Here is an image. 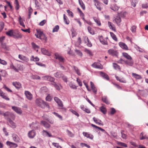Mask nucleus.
<instances>
[{"label":"nucleus","mask_w":148,"mask_h":148,"mask_svg":"<svg viewBox=\"0 0 148 148\" xmlns=\"http://www.w3.org/2000/svg\"><path fill=\"white\" fill-rule=\"evenodd\" d=\"M37 33L35 34L36 37L41 40H43L47 41V37L43 32L40 30H36Z\"/></svg>","instance_id":"obj_1"},{"label":"nucleus","mask_w":148,"mask_h":148,"mask_svg":"<svg viewBox=\"0 0 148 148\" xmlns=\"http://www.w3.org/2000/svg\"><path fill=\"white\" fill-rule=\"evenodd\" d=\"M45 102L42 99L40 98H37L35 100L36 105L37 106L40 107L42 108H45L44 105Z\"/></svg>","instance_id":"obj_2"},{"label":"nucleus","mask_w":148,"mask_h":148,"mask_svg":"<svg viewBox=\"0 0 148 148\" xmlns=\"http://www.w3.org/2000/svg\"><path fill=\"white\" fill-rule=\"evenodd\" d=\"M55 58L58 60L60 62H63L64 59L61 56V55L58 53H55Z\"/></svg>","instance_id":"obj_3"},{"label":"nucleus","mask_w":148,"mask_h":148,"mask_svg":"<svg viewBox=\"0 0 148 148\" xmlns=\"http://www.w3.org/2000/svg\"><path fill=\"white\" fill-rule=\"evenodd\" d=\"M25 94L26 98L29 100H31L32 99L33 95L29 92L28 91H25Z\"/></svg>","instance_id":"obj_4"},{"label":"nucleus","mask_w":148,"mask_h":148,"mask_svg":"<svg viewBox=\"0 0 148 148\" xmlns=\"http://www.w3.org/2000/svg\"><path fill=\"white\" fill-rule=\"evenodd\" d=\"M12 109L18 114H21L22 113V111L20 108L16 106H12Z\"/></svg>","instance_id":"obj_5"},{"label":"nucleus","mask_w":148,"mask_h":148,"mask_svg":"<svg viewBox=\"0 0 148 148\" xmlns=\"http://www.w3.org/2000/svg\"><path fill=\"white\" fill-rule=\"evenodd\" d=\"M22 35L18 31L14 32L13 35V37L14 38H21Z\"/></svg>","instance_id":"obj_6"},{"label":"nucleus","mask_w":148,"mask_h":148,"mask_svg":"<svg viewBox=\"0 0 148 148\" xmlns=\"http://www.w3.org/2000/svg\"><path fill=\"white\" fill-rule=\"evenodd\" d=\"M93 1L97 8L99 10H101V8L100 6L101 5L100 3L97 0H93Z\"/></svg>","instance_id":"obj_7"},{"label":"nucleus","mask_w":148,"mask_h":148,"mask_svg":"<svg viewBox=\"0 0 148 148\" xmlns=\"http://www.w3.org/2000/svg\"><path fill=\"white\" fill-rule=\"evenodd\" d=\"M92 66L95 68L102 69L103 67L102 65L99 63L95 62L92 64Z\"/></svg>","instance_id":"obj_8"},{"label":"nucleus","mask_w":148,"mask_h":148,"mask_svg":"<svg viewBox=\"0 0 148 148\" xmlns=\"http://www.w3.org/2000/svg\"><path fill=\"white\" fill-rule=\"evenodd\" d=\"M121 21V19L119 15H117L116 18L113 20V22L114 23L115 22L118 25H120V23Z\"/></svg>","instance_id":"obj_9"},{"label":"nucleus","mask_w":148,"mask_h":148,"mask_svg":"<svg viewBox=\"0 0 148 148\" xmlns=\"http://www.w3.org/2000/svg\"><path fill=\"white\" fill-rule=\"evenodd\" d=\"M41 125H43L46 128H49L51 127L50 125L45 121H41Z\"/></svg>","instance_id":"obj_10"},{"label":"nucleus","mask_w":148,"mask_h":148,"mask_svg":"<svg viewBox=\"0 0 148 148\" xmlns=\"http://www.w3.org/2000/svg\"><path fill=\"white\" fill-rule=\"evenodd\" d=\"M108 51L109 54L112 56H116L117 54V51L112 49H109Z\"/></svg>","instance_id":"obj_11"},{"label":"nucleus","mask_w":148,"mask_h":148,"mask_svg":"<svg viewBox=\"0 0 148 148\" xmlns=\"http://www.w3.org/2000/svg\"><path fill=\"white\" fill-rule=\"evenodd\" d=\"M42 135L44 136L51 137L52 136L51 133H49L47 131L43 130L42 132Z\"/></svg>","instance_id":"obj_12"},{"label":"nucleus","mask_w":148,"mask_h":148,"mask_svg":"<svg viewBox=\"0 0 148 148\" xmlns=\"http://www.w3.org/2000/svg\"><path fill=\"white\" fill-rule=\"evenodd\" d=\"M12 84L17 89H18L21 87V84L19 82H12Z\"/></svg>","instance_id":"obj_13"},{"label":"nucleus","mask_w":148,"mask_h":148,"mask_svg":"<svg viewBox=\"0 0 148 148\" xmlns=\"http://www.w3.org/2000/svg\"><path fill=\"white\" fill-rule=\"evenodd\" d=\"M84 40L85 41V43H86V45L90 47H92V44L90 41L88 39L87 37H85L84 38Z\"/></svg>","instance_id":"obj_14"},{"label":"nucleus","mask_w":148,"mask_h":148,"mask_svg":"<svg viewBox=\"0 0 148 148\" xmlns=\"http://www.w3.org/2000/svg\"><path fill=\"white\" fill-rule=\"evenodd\" d=\"M58 106L60 107V109H62L63 111L65 112L66 110V108L63 107V105L62 103V101L60 100L59 101L58 103H57Z\"/></svg>","instance_id":"obj_15"},{"label":"nucleus","mask_w":148,"mask_h":148,"mask_svg":"<svg viewBox=\"0 0 148 148\" xmlns=\"http://www.w3.org/2000/svg\"><path fill=\"white\" fill-rule=\"evenodd\" d=\"M108 24L109 27L113 31L115 32L116 30L115 26L114 24L110 21L108 22Z\"/></svg>","instance_id":"obj_16"},{"label":"nucleus","mask_w":148,"mask_h":148,"mask_svg":"<svg viewBox=\"0 0 148 148\" xmlns=\"http://www.w3.org/2000/svg\"><path fill=\"white\" fill-rule=\"evenodd\" d=\"M119 46L123 49L125 50H128V48L127 45L124 43L120 42L119 43Z\"/></svg>","instance_id":"obj_17"},{"label":"nucleus","mask_w":148,"mask_h":148,"mask_svg":"<svg viewBox=\"0 0 148 148\" xmlns=\"http://www.w3.org/2000/svg\"><path fill=\"white\" fill-rule=\"evenodd\" d=\"M6 144L8 145L10 147H17V145L16 144L14 143L10 142V141H8L6 142Z\"/></svg>","instance_id":"obj_18"},{"label":"nucleus","mask_w":148,"mask_h":148,"mask_svg":"<svg viewBox=\"0 0 148 148\" xmlns=\"http://www.w3.org/2000/svg\"><path fill=\"white\" fill-rule=\"evenodd\" d=\"M90 83L91 87L92 90V91L95 93V94H96L97 92V89L96 88L92 82H90Z\"/></svg>","instance_id":"obj_19"},{"label":"nucleus","mask_w":148,"mask_h":148,"mask_svg":"<svg viewBox=\"0 0 148 148\" xmlns=\"http://www.w3.org/2000/svg\"><path fill=\"white\" fill-rule=\"evenodd\" d=\"M29 137L31 138H34L36 135V133L35 131L34 130L31 131L28 133Z\"/></svg>","instance_id":"obj_20"},{"label":"nucleus","mask_w":148,"mask_h":148,"mask_svg":"<svg viewBox=\"0 0 148 148\" xmlns=\"http://www.w3.org/2000/svg\"><path fill=\"white\" fill-rule=\"evenodd\" d=\"M99 40L100 42L103 45H107L108 42L107 41L103 39L102 36H100L99 38Z\"/></svg>","instance_id":"obj_21"},{"label":"nucleus","mask_w":148,"mask_h":148,"mask_svg":"<svg viewBox=\"0 0 148 148\" xmlns=\"http://www.w3.org/2000/svg\"><path fill=\"white\" fill-rule=\"evenodd\" d=\"M18 58L21 60L26 62H28L29 60L28 58L21 55H19Z\"/></svg>","instance_id":"obj_22"},{"label":"nucleus","mask_w":148,"mask_h":148,"mask_svg":"<svg viewBox=\"0 0 148 148\" xmlns=\"http://www.w3.org/2000/svg\"><path fill=\"white\" fill-rule=\"evenodd\" d=\"M7 120L9 121L12 128H15L16 127V125L15 123L12 121L10 118H7Z\"/></svg>","instance_id":"obj_23"},{"label":"nucleus","mask_w":148,"mask_h":148,"mask_svg":"<svg viewBox=\"0 0 148 148\" xmlns=\"http://www.w3.org/2000/svg\"><path fill=\"white\" fill-rule=\"evenodd\" d=\"M41 51L44 55H47L48 56H50L51 55L50 53L45 48H43L42 49Z\"/></svg>","instance_id":"obj_24"},{"label":"nucleus","mask_w":148,"mask_h":148,"mask_svg":"<svg viewBox=\"0 0 148 148\" xmlns=\"http://www.w3.org/2000/svg\"><path fill=\"white\" fill-rule=\"evenodd\" d=\"M44 79L45 80H47L51 82H53L54 81V78L50 76H47L43 77Z\"/></svg>","instance_id":"obj_25"},{"label":"nucleus","mask_w":148,"mask_h":148,"mask_svg":"<svg viewBox=\"0 0 148 148\" xmlns=\"http://www.w3.org/2000/svg\"><path fill=\"white\" fill-rule=\"evenodd\" d=\"M100 74L104 78L106 79L107 80H109V77L106 74L101 72H100Z\"/></svg>","instance_id":"obj_26"},{"label":"nucleus","mask_w":148,"mask_h":148,"mask_svg":"<svg viewBox=\"0 0 148 148\" xmlns=\"http://www.w3.org/2000/svg\"><path fill=\"white\" fill-rule=\"evenodd\" d=\"M38 124L36 123H32L29 125V126L31 128L37 129L38 128Z\"/></svg>","instance_id":"obj_27"},{"label":"nucleus","mask_w":148,"mask_h":148,"mask_svg":"<svg viewBox=\"0 0 148 148\" xmlns=\"http://www.w3.org/2000/svg\"><path fill=\"white\" fill-rule=\"evenodd\" d=\"M125 64L130 66H132L134 63L132 59L125 60Z\"/></svg>","instance_id":"obj_28"},{"label":"nucleus","mask_w":148,"mask_h":148,"mask_svg":"<svg viewBox=\"0 0 148 148\" xmlns=\"http://www.w3.org/2000/svg\"><path fill=\"white\" fill-rule=\"evenodd\" d=\"M3 115L4 116H8V117H10V116H12V117H11V118L13 119H14V116L11 113H10V112H6L5 113H3Z\"/></svg>","instance_id":"obj_29"},{"label":"nucleus","mask_w":148,"mask_h":148,"mask_svg":"<svg viewBox=\"0 0 148 148\" xmlns=\"http://www.w3.org/2000/svg\"><path fill=\"white\" fill-rule=\"evenodd\" d=\"M93 120L97 124H98L99 125H103V124L101 123V121L98 119L94 117L93 118Z\"/></svg>","instance_id":"obj_30"},{"label":"nucleus","mask_w":148,"mask_h":148,"mask_svg":"<svg viewBox=\"0 0 148 148\" xmlns=\"http://www.w3.org/2000/svg\"><path fill=\"white\" fill-rule=\"evenodd\" d=\"M111 9L114 11H116L118 10L119 9V7L117 6L116 4H114L113 5L111 6L110 7Z\"/></svg>","instance_id":"obj_31"},{"label":"nucleus","mask_w":148,"mask_h":148,"mask_svg":"<svg viewBox=\"0 0 148 148\" xmlns=\"http://www.w3.org/2000/svg\"><path fill=\"white\" fill-rule=\"evenodd\" d=\"M10 68L13 69L16 72H18L19 71V69L18 68H16L15 67L13 64L11 63L10 65Z\"/></svg>","instance_id":"obj_32"},{"label":"nucleus","mask_w":148,"mask_h":148,"mask_svg":"<svg viewBox=\"0 0 148 148\" xmlns=\"http://www.w3.org/2000/svg\"><path fill=\"white\" fill-rule=\"evenodd\" d=\"M123 55V56L128 60L132 59V58L126 53H122Z\"/></svg>","instance_id":"obj_33"},{"label":"nucleus","mask_w":148,"mask_h":148,"mask_svg":"<svg viewBox=\"0 0 148 148\" xmlns=\"http://www.w3.org/2000/svg\"><path fill=\"white\" fill-rule=\"evenodd\" d=\"M14 140L17 142H19L20 141V139L18 136L16 134H14L12 136Z\"/></svg>","instance_id":"obj_34"},{"label":"nucleus","mask_w":148,"mask_h":148,"mask_svg":"<svg viewBox=\"0 0 148 148\" xmlns=\"http://www.w3.org/2000/svg\"><path fill=\"white\" fill-rule=\"evenodd\" d=\"M84 135L87 138L91 139H92L93 138V136L92 135L88 133L85 132L84 133Z\"/></svg>","instance_id":"obj_35"},{"label":"nucleus","mask_w":148,"mask_h":148,"mask_svg":"<svg viewBox=\"0 0 148 148\" xmlns=\"http://www.w3.org/2000/svg\"><path fill=\"white\" fill-rule=\"evenodd\" d=\"M132 75L133 77L136 79H140L142 78V77L140 75L136 73H132Z\"/></svg>","instance_id":"obj_36"},{"label":"nucleus","mask_w":148,"mask_h":148,"mask_svg":"<svg viewBox=\"0 0 148 148\" xmlns=\"http://www.w3.org/2000/svg\"><path fill=\"white\" fill-rule=\"evenodd\" d=\"M131 144L134 146L135 147H138V148H146L144 146L142 145H139V147L138 145H136V144L134 142H130Z\"/></svg>","instance_id":"obj_37"},{"label":"nucleus","mask_w":148,"mask_h":148,"mask_svg":"<svg viewBox=\"0 0 148 148\" xmlns=\"http://www.w3.org/2000/svg\"><path fill=\"white\" fill-rule=\"evenodd\" d=\"M100 111L104 114H106L107 112L106 108L103 106H102L100 108Z\"/></svg>","instance_id":"obj_38"},{"label":"nucleus","mask_w":148,"mask_h":148,"mask_svg":"<svg viewBox=\"0 0 148 148\" xmlns=\"http://www.w3.org/2000/svg\"><path fill=\"white\" fill-rule=\"evenodd\" d=\"M52 84L53 85L54 87L55 88L58 90H60L61 86L60 85V86L57 84L55 82H53Z\"/></svg>","instance_id":"obj_39"},{"label":"nucleus","mask_w":148,"mask_h":148,"mask_svg":"<svg viewBox=\"0 0 148 148\" xmlns=\"http://www.w3.org/2000/svg\"><path fill=\"white\" fill-rule=\"evenodd\" d=\"M54 75L56 77L60 78L62 77V74L61 72H58L54 74Z\"/></svg>","instance_id":"obj_40"},{"label":"nucleus","mask_w":148,"mask_h":148,"mask_svg":"<svg viewBox=\"0 0 148 148\" xmlns=\"http://www.w3.org/2000/svg\"><path fill=\"white\" fill-rule=\"evenodd\" d=\"M6 34L8 36L13 37L14 32L12 30H11L9 31L8 32H6Z\"/></svg>","instance_id":"obj_41"},{"label":"nucleus","mask_w":148,"mask_h":148,"mask_svg":"<svg viewBox=\"0 0 148 148\" xmlns=\"http://www.w3.org/2000/svg\"><path fill=\"white\" fill-rule=\"evenodd\" d=\"M7 74V73L5 70H1L0 71V75L1 77H5Z\"/></svg>","instance_id":"obj_42"},{"label":"nucleus","mask_w":148,"mask_h":148,"mask_svg":"<svg viewBox=\"0 0 148 148\" xmlns=\"http://www.w3.org/2000/svg\"><path fill=\"white\" fill-rule=\"evenodd\" d=\"M30 60L31 61L36 62L39 61V59L37 57H34V56H32L30 59Z\"/></svg>","instance_id":"obj_43"},{"label":"nucleus","mask_w":148,"mask_h":148,"mask_svg":"<svg viewBox=\"0 0 148 148\" xmlns=\"http://www.w3.org/2000/svg\"><path fill=\"white\" fill-rule=\"evenodd\" d=\"M93 18L98 26H100L101 25L99 19L95 17H93Z\"/></svg>","instance_id":"obj_44"},{"label":"nucleus","mask_w":148,"mask_h":148,"mask_svg":"<svg viewBox=\"0 0 148 148\" xmlns=\"http://www.w3.org/2000/svg\"><path fill=\"white\" fill-rule=\"evenodd\" d=\"M84 51L87 53L90 56H91L93 55L91 51L90 50L87 49H85Z\"/></svg>","instance_id":"obj_45"},{"label":"nucleus","mask_w":148,"mask_h":148,"mask_svg":"<svg viewBox=\"0 0 148 148\" xmlns=\"http://www.w3.org/2000/svg\"><path fill=\"white\" fill-rule=\"evenodd\" d=\"M63 18L64 22L66 24H68L69 23V21L67 17L66 16L65 14L63 15Z\"/></svg>","instance_id":"obj_46"},{"label":"nucleus","mask_w":148,"mask_h":148,"mask_svg":"<svg viewBox=\"0 0 148 148\" xmlns=\"http://www.w3.org/2000/svg\"><path fill=\"white\" fill-rule=\"evenodd\" d=\"M102 100L103 101L106 103L107 104H109L110 103L109 101L107 99V98L106 96H104L102 98Z\"/></svg>","instance_id":"obj_47"},{"label":"nucleus","mask_w":148,"mask_h":148,"mask_svg":"<svg viewBox=\"0 0 148 148\" xmlns=\"http://www.w3.org/2000/svg\"><path fill=\"white\" fill-rule=\"evenodd\" d=\"M87 28L88 32L90 34L92 35L95 34L94 31L92 29L91 27H88Z\"/></svg>","instance_id":"obj_48"},{"label":"nucleus","mask_w":148,"mask_h":148,"mask_svg":"<svg viewBox=\"0 0 148 148\" xmlns=\"http://www.w3.org/2000/svg\"><path fill=\"white\" fill-rule=\"evenodd\" d=\"M3 99L5 100L9 101L10 100V99L6 95L5 93H3L1 96Z\"/></svg>","instance_id":"obj_49"},{"label":"nucleus","mask_w":148,"mask_h":148,"mask_svg":"<svg viewBox=\"0 0 148 148\" xmlns=\"http://www.w3.org/2000/svg\"><path fill=\"white\" fill-rule=\"evenodd\" d=\"M113 65L114 68L116 70H120V66L115 63H113Z\"/></svg>","instance_id":"obj_50"},{"label":"nucleus","mask_w":148,"mask_h":148,"mask_svg":"<svg viewBox=\"0 0 148 148\" xmlns=\"http://www.w3.org/2000/svg\"><path fill=\"white\" fill-rule=\"evenodd\" d=\"M117 144L119 145V146L124 147H127V145L125 143L120 142H118Z\"/></svg>","instance_id":"obj_51"},{"label":"nucleus","mask_w":148,"mask_h":148,"mask_svg":"<svg viewBox=\"0 0 148 148\" xmlns=\"http://www.w3.org/2000/svg\"><path fill=\"white\" fill-rule=\"evenodd\" d=\"M15 4L16 5V9L18 10L19 8V5L18 0H15Z\"/></svg>","instance_id":"obj_52"},{"label":"nucleus","mask_w":148,"mask_h":148,"mask_svg":"<svg viewBox=\"0 0 148 148\" xmlns=\"http://www.w3.org/2000/svg\"><path fill=\"white\" fill-rule=\"evenodd\" d=\"M140 139L141 140L145 139H148V137L146 135H145L144 136H143V132L141 133L140 134Z\"/></svg>","instance_id":"obj_53"},{"label":"nucleus","mask_w":148,"mask_h":148,"mask_svg":"<svg viewBox=\"0 0 148 148\" xmlns=\"http://www.w3.org/2000/svg\"><path fill=\"white\" fill-rule=\"evenodd\" d=\"M53 113L60 120H63L62 116L59 114L58 113L56 112H53Z\"/></svg>","instance_id":"obj_54"},{"label":"nucleus","mask_w":148,"mask_h":148,"mask_svg":"<svg viewBox=\"0 0 148 148\" xmlns=\"http://www.w3.org/2000/svg\"><path fill=\"white\" fill-rule=\"evenodd\" d=\"M110 35L113 39L115 41H117V39L115 35L112 32L110 33Z\"/></svg>","instance_id":"obj_55"},{"label":"nucleus","mask_w":148,"mask_h":148,"mask_svg":"<svg viewBox=\"0 0 148 148\" xmlns=\"http://www.w3.org/2000/svg\"><path fill=\"white\" fill-rule=\"evenodd\" d=\"M69 85L70 87L73 89H75L77 88L76 86L71 82H70Z\"/></svg>","instance_id":"obj_56"},{"label":"nucleus","mask_w":148,"mask_h":148,"mask_svg":"<svg viewBox=\"0 0 148 148\" xmlns=\"http://www.w3.org/2000/svg\"><path fill=\"white\" fill-rule=\"evenodd\" d=\"M71 31L72 32V36L73 38L75 37L76 36L77 34L75 31V30L73 29H72L71 30Z\"/></svg>","instance_id":"obj_57"},{"label":"nucleus","mask_w":148,"mask_h":148,"mask_svg":"<svg viewBox=\"0 0 148 148\" xmlns=\"http://www.w3.org/2000/svg\"><path fill=\"white\" fill-rule=\"evenodd\" d=\"M74 69L75 70V72L77 73V74L79 75H80L81 73L80 72L79 70L77 68L75 67V66H74Z\"/></svg>","instance_id":"obj_58"},{"label":"nucleus","mask_w":148,"mask_h":148,"mask_svg":"<svg viewBox=\"0 0 148 148\" xmlns=\"http://www.w3.org/2000/svg\"><path fill=\"white\" fill-rule=\"evenodd\" d=\"M91 125L92 127H95L96 128L98 129H99L100 130H101V131H102L103 132H105V130L104 129H103L99 127H98V126H97L94 124H92Z\"/></svg>","instance_id":"obj_59"},{"label":"nucleus","mask_w":148,"mask_h":148,"mask_svg":"<svg viewBox=\"0 0 148 148\" xmlns=\"http://www.w3.org/2000/svg\"><path fill=\"white\" fill-rule=\"evenodd\" d=\"M41 92L43 93L47 92L48 90L46 86H43L41 88Z\"/></svg>","instance_id":"obj_60"},{"label":"nucleus","mask_w":148,"mask_h":148,"mask_svg":"<svg viewBox=\"0 0 148 148\" xmlns=\"http://www.w3.org/2000/svg\"><path fill=\"white\" fill-rule=\"evenodd\" d=\"M59 27L58 25H56L55 27L53 29L52 32H57L58 31V29H59Z\"/></svg>","instance_id":"obj_61"},{"label":"nucleus","mask_w":148,"mask_h":148,"mask_svg":"<svg viewBox=\"0 0 148 148\" xmlns=\"http://www.w3.org/2000/svg\"><path fill=\"white\" fill-rule=\"evenodd\" d=\"M3 88L8 92H12V91L8 88L7 86H6L5 85H4L3 87Z\"/></svg>","instance_id":"obj_62"},{"label":"nucleus","mask_w":148,"mask_h":148,"mask_svg":"<svg viewBox=\"0 0 148 148\" xmlns=\"http://www.w3.org/2000/svg\"><path fill=\"white\" fill-rule=\"evenodd\" d=\"M136 27L135 26L133 25L132 27L131 28V30L133 33H135L136 31Z\"/></svg>","instance_id":"obj_63"},{"label":"nucleus","mask_w":148,"mask_h":148,"mask_svg":"<svg viewBox=\"0 0 148 148\" xmlns=\"http://www.w3.org/2000/svg\"><path fill=\"white\" fill-rule=\"evenodd\" d=\"M32 45L33 48L35 50H36L37 49H38L39 48V47L34 42H32Z\"/></svg>","instance_id":"obj_64"}]
</instances>
